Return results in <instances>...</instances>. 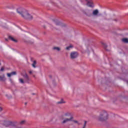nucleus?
<instances>
[{
    "label": "nucleus",
    "instance_id": "0eeeda50",
    "mask_svg": "<svg viewBox=\"0 0 128 128\" xmlns=\"http://www.w3.org/2000/svg\"><path fill=\"white\" fill-rule=\"evenodd\" d=\"M16 124H18L17 122H12V121L8 122L9 126H14V128H16Z\"/></svg>",
    "mask_w": 128,
    "mask_h": 128
},
{
    "label": "nucleus",
    "instance_id": "6e6552de",
    "mask_svg": "<svg viewBox=\"0 0 128 128\" xmlns=\"http://www.w3.org/2000/svg\"><path fill=\"white\" fill-rule=\"evenodd\" d=\"M92 14L94 16H98V9L94 10L92 12Z\"/></svg>",
    "mask_w": 128,
    "mask_h": 128
},
{
    "label": "nucleus",
    "instance_id": "9b49d317",
    "mask_svg": "<svg viewBox=\"0 0 128 128\" xmlns=\"http://www.w3.org/2000/svg\"><path fill=\"white\" fill-rule=\"evenodd\" d=\"M6 78L4 74H3L2 76H0V80H2V82H6Z\"/></svg>",
    "mask_w": 128,
    "mask_h": 128
},
{
    "label": "nucleus",
    "instance_id": "72a5a7b5",
    "mask_svg": "<svg viewBox=\"0 0 128 128\" xmlns=\"http://www.w3.org/2000/svg\"><path fill=\"white\" fill-rule=\"evenodd\" d=\"M6 40H8V39H6Z\"/></svg>",
    "mask_w": 128,
    "mask_h": 128
},
{
    "label": "nucleus",
    "instance_id": "cd10ccee",
    "mask_svg": "<svg viewBox=\"0 0 128 128\" xmlns=\"http://www.w3.org/2000/svg\"><path fill=\"white\" fill-rule=\"evenodd\" d=\"M2 107H0V112H2Z\"/></svg>",
    "mask_w": 128,
    "mask_h": 128
},
{
    "label": "nucleus",
    "instance_id": "2eb2a0df",
    "mask_svg": "<svg viewBox=\"0 0 128 128\" xmlns=\"http://www.w3.org/2000/svg\"><path fill=\"white\" fill-rule=\"evenodd\" d=\"M36 60L33 61L32 66L34 68H36Z\"/></svg>",
    "mask_w": 128,
    "mask_h": 128
},
{
    "label": "nucleus",
    "instance_id": "9d476101",
    "mask_svg": "<svg viewBox=\"0 0 128 128\" xmlns=\"http://www.w3.org/2000/svg\"><path fill=\"white\" fill-rule=\"evenodd\" d=\"M23 77L25 80V82H28L30 80V78L28 77V75L26 73L23 75Z\"/></svg>",
    "mask_w": 128,
    "mask_h": 128
},
{
    "label": "nucleus",
    "instance_id": "a878e982",
    "mask_svg": "<svg viewBox=\"0 0 128 128\" xmlns=\"http://www.w3.org/2000/svg\"><path fill=\"white\" fill-rule=\"evenodd\" d=\"M4 68L3 67H2V68H1L0 70V72H4Z\"/></svg>",
    "mask_w": 128,
    "mask_h": 128
},
{
    "label": "nucleus",
    "instance_id": "c756f323",
    "mask_svg": "<svg viewBox=\"0 0 128 128\" xmlns=\"http://www.w3.org/2000/svg\"><path fill=\"white\" fill-rule=\"evenodd\" d=\"M32 94L33 96H34V94H34V93H32Z\"/></svg>",
    "mask_w": 128,
    "mask_h": 128
},
{
    "label": "nucleus",
    "instance_id": "f257e3e1",
    "mask_svg": "<svg viewBox=\"0 0 128 128\" xmlns=\"http://www.w3.org/2000/svg\"><path fill=\"white\" fill-rule=\"evenodd\" d=\"M98 122H106L108 120V112L104 110L102 111L100 116L97 118Z\"/></svg>",
    "mask_w": 128,
    "mask_h": 128
},
{
    "label": "nucleus",
    "instance_id": "a211bd4d",
    "mask_svg": "<svg viewBox=\"0 0 128 128\" xmlns=\"http://www.w3.org/2000/svg\"><path fill=\"white\" fill-rule=\"evenodd\" d=\"M72 48V46L70 45V46L66 48V50H70V48Z\"/></svg>",
    "mask_w": 128,
    "mask_h": 128
},
{
    "label": "nucleus",
    "instance_id": "bb28decb",
    "mask_svg": "<svg viewBox=\"0 0 128 128\" xmlns=\"http://www.w3.org/2000/svg\"><path fill=\"white\" fill-rule=\"evenodd\" d=\"M29 42L31 44H34V42H32V41H29Z\"/></svg>",
    "mask_w": 128,
    "mask_h": 128
},
{
    "label": "nucleus",
    "instance_id": "c9c22d12",
    "mask_svg": "<svg viewBox=\"0 0 128 128\" xmlns=\"http://www.w3.org/2000/svg\"><path fill=\"white\" fill-rule=\"evenodd\" d=\"M115 20L116 21V20Z\"/></svg>",
    "mask_w": 128,
    "mask_h": 128
},
{
    "label": "nucleus",
    "instance_id": "393cba45",
    "mask_svg": "<svg viewBox=\"0 0 128 128\" xmlns=\"http://www.w3.org/2000/svg\"><path fill=\"white\" fill-rule=\"evenodd\" d=\"M7 76L8 78H10L12 76V74H10V73H8Z\"/></svg>",
    "mask_w": 128,
    "mask_h": 128
},
{
    "label": "nucleus",
    "instance_id": "4468645a",
    "mask_svg": "<svg viewBox=\"0 0 128 128\" xmlns=\"http://www.w3.org/2000/svg\"><path fill=\"white\" fill-rule=\"evenodd\" d=\"M122 42L125 44H128V38H124L122 39Z\"/></svg>",
    "mask_w": 128,
    "mask_h": 128
},
{
    "label": "nucleus",
    "instance_id": "20e7f679",
    "mask_svg": "<svg viewBox=\"0 0 128 128\" xmlns=\"http://www.w3.org/2000/svg\"><path fill=\"white\" fill-rule=\"evenodd\" d=\"M22 18H25V20H32L33 18L32 16L30 14L28 11L25 12L24 15L22 16Z\"/></svg>",
    "mask_w": 128,
    "mask_h": 128
},
{
    "label": "nucleus",
    "instance_id": "dca6fc26",
    "mask_svg": "<svg viewBox=\"0 0 128 128\" xmlns=\"http://www.w3.org/2000/svg\"><path fill=\"white\" fill-rule=\"evenodd\" d=\"M72 122H74V124H78V126H80V123L78 122V121L76 120H74L72 119Z\"/></svg>",
    "mask_w": 128,
    "mask_h": 128
},
{
    "label": "nucleus",
    "instance_id": "6ab92c4d",
    "mask_svg": "<svg viewBox=\"0 0 128 128\" xmlns=\"http://www.w3.org/2000/svg\"><path fill=\"white\" fill-rule=\"evenodd\" d=\"M53 50H56L60 52V47H54Z\"/></svg>",
    "mask_w": 128,
    "mask_h": 128
},
{
    "label": "nucleus",
    "instance_id": "412c9836",
    "mask_svg": "<svg viewBox=\"0 0 128 128\" xmlns=\"http://www.w3.org/2000/svg\"><path fill=\"white\" fill-rule=\"evenodd\" d=\"M6 96L8 98V100H10L12 97L11 96V95L6 94Z\"/></svg>",
    "mask_w": 128,
    "mask_h": 128
},
{
    "label": "nucleus",
    "instance_id": "1a4fd4ad",
    "mask_svg": "<svg viewBox=\"0 0 128 128\" xmlns=\"http://www.w3.org/2000/svg\"><path fill=\"white\" fill-rule=\"evenodd\" d=\"M8 40H12V42H18V40L14 39L12 36L9 35L8 36Z\"/></svg>",
    "mask_w": 128,
    "mask_h": 128
},
{
    "label": "nucleus",
    "instance_id": "f03ea898",
    "mask_svg": "<svg viewBox=\"0 0 128 128\" xmlns=\"http://www.w3.org/2000/svg\"><path fill=\"white\" fill-rule=\"evenodd\" d=\"M63 120H64L62 122V124H66V122H72L74 117L72 116L70 113L66 112L63 116Z\"/></svg>",
    "mask_w": 128,
    "mask_h": 128
},
{
    "label": "nucleus",
    "instance_id": "2f4dec72",
    "mask_svg": "<svg viewBox=\"0 0 128 128\" xmlns=\"http://www.w3.org/2000/svg\"><path fill=\"white\" fill-rule=\"evenodd\" d=\"M8 126H6V128H8Z\"/></svg>",
    "mask_w": 128,
    "mask_h": 128
},
{
    "label": "nucleus",
    "instance_id": "423d86ee",
    "mask_svg": "<svg viewBox=\"0 0 128 128\" xmlns=\"http://www.w3.org/2000/svg\"><path fill=\"white\" fill-rule=\"evenodd\" d=\"M54 22H55V24L56 26H66V24H62L60 21L58 20H54Z\"/></svg>",
    "mask_w": 128,
    "mask_h": 128
},
{
    "label": "nucleus",
    "instance_id": "5701e85b",
    "mask_svg": "<svg viewBox=\"0 0 128 128\" xmlns=\"http://www.w3.org/2000/svg\"><path fill=\"white\" fill-rule=\"evenodd\" d=\"M102 44L104 46V48H108V45H106V44L104 43V42H102Z\"/></svg>",
    "mask_w": 128,
    "mask_h": 128
},
{
    "label": "nucleus",
    "instance_id": "f3484780",
    "mask_svg": "<svg viewBox=\"0 0 128 128\" xmlns=\"http://www.w3.org/2000/svg\"><path fill=\"white\" fill-rule=\"evenodd\" d=\"M26 120H22L21 122H20V124L21 126H22V124H26Z\"/></svg>",
    "mask_w": 128,
    "mask_h": 128
},
{
    "label": "nucleus",
    "instance_id": "ddd939ff",
    "mask_svg": "<svg viewBox=\"0 0 128 128\" xmlns=\"http://www.w3.org/2000/svg\"><path fill=\"white\" fill-rule=\"evenodd\" d=\"M58 104H66V101L64 100V99H61L60 101L57 102Z\"/></svg>",
    "mask_w": 128,
    "mask_h": 128
},
{
    "label": "nucleus",
    "instance_id": "f8f14e48",
    "mask_svg": "<svg viewBox=\"0 0 128 128\" xmlns=\"http://www.w3.org/2000/svg\"><path fill=\"white\" fill-rule=\"evenodd\" d=\"M86 2L87 6H90V8H92V2L88 0H86Z\"/></svg>",
    "mask_w": 128,
    "mask_h": 128
},
{
    "label": "nucleus",
    "instance_id": "f704fd0d",
    "mask_svg": "<svg viewBox=\"0 0 128 128\" xmlns=\"http://www.w3.org/2000/svg\"><path fill=\"white\" fill-rule=\"evenodd\" d=\"M25 104H26V103Z\"/></svg>",
    "mask_w": 128,
    "mask_h": 128
},
{
    "label": "nucleus",
    "instance_id": "aec40b11",
    "mask_svg": "<svg viewBox=\"0 0 128 128\" xmlns=\"http://www.w3.org/2000/svg\"><path fill=\"white\" fill-rule=\"evenodd\" d=\"M88 122L86 121H84V124L83 125V126L82 127V128H86V123Z\"/></svg>",
    "mask_w": 128,
    "mask_h": 128
},
{
    "label": "nucleus",
    "instance_id": "b1692460",
    "mask_svg": "<svg viewBox=\"0 0 128 128\" xmlns=\"http://www.w3.org/2000/svg\"><path fill=\"white\" fill-rule=\"evenodd\" d=\"M20 82H21V84H24V80L22 78L19 79Z\"/></svg>",
    "mask_w": 128,
    "mask_h": 128
},
{
    "label": "nucleus",
    "instance_id": "7ed1b4c3",
    "mask_svg": "<svg viewBox=\"0 0 128 128\" xmlns=\"http://www.w3.org/2000/svg\"><path fill=\"white\" fill-rule=\"evenodd\" d=\"M16 12H17L18 14L22 16H22H24V14H24L26 12V10H24L22 8H17Z\"/></svg>",
    "mask_w": 128,
    "mask_h": 128
},
{
    "label": "nucleus",
    "instance_id": "473e14b6",
    "mask_svg": "<svg viewBox=\"0 0 128 128\" xmlns=\"http://www.w3.org/2000/svg\"><path fill=\"white\" fill-rule=\"evenodd\" d=\"M44 28H46V27L44 26Z\"/></svg>",
    "mask_w": 128,
    "mask_h": 128
},
{
    "label": "nucleus",
    "instance_id": "c85d7f7f",
    "mask_svg": "<svg viewBox=\"0 0 128 128\" xmlns=\"http://www.w3.org/2000/svg\"><path fill=\"white\" fill-rule=\"evenodd\" d=\"M29 73H30V74H32V72L30 71V72H29Z\"/></svg>",
    "mask_w": 128,
    "mask_h": 128
},
{
    "label": "nucleus",
    "instance_id": "4be33fe9",
    "mask_svg": "<svg viewBox=\"0 0 128 128\" xmlns=\"http://www.w3.org/2000/svg\"><path fill=\"white\" fill-rule=\"evenodd\" d=\"M11 74V76H16V72H13L10 73Z\"/></svg>",
    "mask_w": 128,
    "mask_h": 128
},
{
    "label": "nucleus",
    "instance_id": "7c9ffc66",
    "mask_svg": "<svg viewBox=\"0 0 128 128\" xmlns=\"http://www.w3.org/2000/svg\"><path fill=\"white\" fill-rule=\"evenodd\" d=\"M8 8H10V6H8Z\"/></svg>",
    "mask_w": 128,
    "mask_h": 128
},
{
    "label": "nucleus",
    "instance_id": "39448f33",
    "mask_svg": "<svg viewBox=\"0 0 128 128\" xmlns=\"http://www.w3.org/2000/svg\"><path fill=\"white\" fill-rule=\"evenodd\" d=\"M78 56V53L76 52H72L70 54V58L72 60H74V58H76Z\"/></svg>",
    "mask_w": 128,
    "mask_h": 128
}]
</instances>
